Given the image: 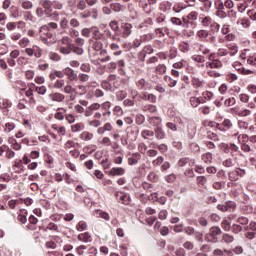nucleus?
<instances>
[{
  "instance_id": "1",
  "label": "nucleus",
  "mask_w": 256,
  "mask_h": 256,
  "mask_svg": "<svg viewBox=\"0 0 256 256\" xmlns=\"http://www.w3.org/2000/svg\"><path fill=\"white\" fill-rule=\"evenodd\" d=\"M221 67H223V62L215 58V53H211L208 56V61L205 63L207 75L209 77H213L214 79L221 77V73L216 71L217 69H221Z\"/></svg>"
},
{
  "instance_id": "2",
  "label": "nucleus",
  "mask_w": 256,
  "mask_h": 256,
  "mask_svg": "<svg viewBox=\"0 0 256 256\" xmlns=\"http://www.w3.org/2000/svg\"><path fill=\"white\" fill-rule=\"evenodd\" d=\"M18 45L22 49H25L24 53H26L28 57H35V59H39L43 55V50L41 49V47L37 45L29 47L31 45V40H29V38L27 37L20 39Z\"/></svg>"
},
{
  "instance_id": "3",
  "label": "nucleus",
  "mask_w": 256,
  "mask_h": 256,
  "mask_svg": "<svg viewBox=\"0 0 256 256\" xmlns=\"http://www.w3.org/2000/svg\"><path fill=\"white\" fill-rule=\"evenodd\" d=\"M54 89H60V91H63V93H66V95H73L75 93V88L68 83L65 85V79H57L53 83Z\"/></svg>"
},
{
  "instance_id": "4",
  "label": "nucleus",
  "mask_w": 256,
  "mask_h": 256,
  "mask_svg": "<svg viewBox=\"0 0 256 256\" xmlns=\"http://www.w3.org/2000/svg\"><path fill=\"white\" fill-rule=\"evenodd\" d=\"M218 235H221V228L212 227L210 228L209 233L206 234L205 239L206 241H210V243H217Z\"/></svg>"
},
{
  "instance_id": "5",
  "label": "nucleus",
  "mask_w": 256,
  "mask_h": 256,
  "mask_svg": "<svg viewBox=\"0 0 256 256\" xmlns=\"http://www.w3.org/2000/svg\"><path fill=\"white\" fill-rule=\"evenodd\" d=\"M115 196L118 203H122V205H129L131 202V196L125 192H116Z\"/></svg>"
},
{
  "instance_id": "6",
  "label": "nucleus",
  "mask_w": 256,
  "mask_h": 256,
  "mask_svg": "<svg viewBox=\"0 0 256 256\" xmlns=\"http://www.w3.org/2000/svg\"><path fill=\"white\" fill-rule=\"evenodd\" d=\"M109 177H121L125 175V168L123 167H113L108 172Z\"/></svg>"
},
{
  "instance_id": "7",
  "label": "nucleus",
  "mask_w": 256,
  "mask_h": 256,
  "mask_svg": "<svg viewBox=\"0 0 256 256\" xmlns=\"http://www.w3.org/2000/svg\"><path fill=\"white\" fill-rule=\"evenodd\" d=\"M101 109V104L92 103L85 109V117H91L95 111H99Z\"/></svg>"
},
{
  "instance_id": "8",
  "label": "nucleus",
  "mask_w": 256,
  "mask_h": 256,
  "mask_svg": "<svg viewBox=\"0 0 256 256\" xmlns=\"http://www.w3.org/2000/svg\"><path fill=\"white\" fill-rule=\"evenodd\" d=\"M133 29V25L129 23H124L121 25V35L124 39H127L129 35H131Z\"/></svg>"
},
{
  "instance_id": "9",
  "label": "nucleus",
  "mask_w": 256,
  "mask_h": 256,
  "mask_svg": "<svg viewBox=\"0 0 256 256\" xmlns=\"http://www.w3.org/2000/svg\"><path fill=\"white\" fill-rule=\"evenodd\" d=\"M64 75H66L69 81H77V73L70 67L64 68Z\"/></svg>"
},
{
  "instance_id": "10",
  "label": "nucleus",
  "mask_w": 256,
  "mask_h": 256,
  "mask_svg": "<svg viewBox=\"0 0 256 256\" xmlns=\"http://www.w3.org/2000/svg\"><path fill=\"white\" fill-rule=\"evenodd\" d=\"M48 97L51 101H56V103H63L65 101V95L59 92L51 93Z\"/></svg>"
},
{
  "instance_id": "11",
  "label": "nucleus",
  "mask_w": 256,
  "mask_h": 256,
  "mask_svg": "<svg viewBox=\"0 0 256 256\" xmlns=\"http://www.w3.org/2000/svg\"><path fill=\"white\" fill-rule=\"evenodd\" d=\"M154 135L158 141H161L167 137V134H165V130H163V127L158 126L154 129Z\"/></svg>"
},
{
  "instance_id": "12",
  "label": "nucleus",
  "mask_w": 256,
  "mask_h": 256,
  "mask_svg": "<svg viewBox=\"0 0 256 256\" xmlns=\"http://www.w3.org/2000/svg\"><path fill=\"white\" fill-rule=\"evenodd\" d=\"M148 123L152 125V127H161V123H163V120L159 116H152L148 119Z\"/></svg>"
},
{
  "instance_id": "13",
  "label": "nucleus",
  "mask_w": 256,
  "mask_h": 256,
  "mask_svg": "<svg viewBox=\"0 0 256 256\" xmlns=\"http://www.w3.org/2000/svg\"><path fill=\"white\" fill-rule=\"evenodd\" d=\"M141 161V154L139 153H133L131 156L128 158V165H137Z\"/></svg>"
},
{
  "instance_id": "14",
  "label": "nucleus",
  "mask_w": 256,
  "mask_h": 256,
  "mask_svg": "<svg viewBox=\"0 0 256 256\" xmlns=\"http://www.w3.org/2000/svg\"><path fill=\"white\" fill-rule=\"evenodd\" d=\"M90 46L94 51H101L103 49V42L100 40L90 39Z\"/></svg>"
},
{
  "instance_id": "15",
  "label": "nucleus",
  "mask_w": 256,
  "mask_h": 256,
  "mask_svg": "<svg viewBox=\"0 0 256 256\" xmlns=\"http://www.w3.org/2000/svg\"><path fill=\"white\" fill-rule=\"evenodd\" d=\"M65 113H67V109L58 108L57 112L54 114V118L57 119V121H63V119H65Z\"/></svg>"
},
{
  "instance_id": "16",
  "label": "nucleus",
  "mask_w": 256,
  "mask_h": 256,
  "mask_svg": "<svg viewBox=\"0 0 256 256\" xmlns=\"http://www.w3.org/2000/svg\"><path fill=\"white\" fill-rule=\"evenodd\" d=\"M235 115L238 117H249V115H251V110L247 108H241L235 111Z\"/></svg>"
},
{
  "instance_id": "17",
  "label": "nucleus",
  "mask_w": 256,
  "mask_h": 256,
  "mask_svg": "<svg viewBox=\"0 0 256 256\" xmlns=\"http://www.w3.org/2000/svg\"><path fill=\"white\" fill-rule=\"evenodd\" d=\"M192 61L198 63V67H205V57L201 55L192 56Z\"/></svg>"
},
{
  "instance_id": "18",
  "label": "nucleus",
  "mask_w": 256,
  "mask_h": 256,
  "mask_svg": "<svg viewBox=\"0 0 256 256\" xmlns=\"http://www.w3.org/2000/svg\"><path fill=\"white\" fill-rule=\"evenodd\" d=\"M78 240L83 241V243H91V234L89 232H85L78 235Z\"/></svg>"
},
{
  "instance_id": "19",
  "label": "nucleus",
  "mask_w": 256,
  "mask_h": 256,
  "mask_svg": "<svg viewBox=\"0 0 256 256\" xmlns=\"http://www.w3.org/2000/svg\"><path fill=\"white\" fill-rule=\"evenodd\" d=\"M49 28L50 29H57V23L50 22V23H48V25L41 26L40 29H39V33H43V31H49Z\"/></svg>"
},
{
  "instance_id": "20",
  "label": "nucleus",
  "mask_w": 256,
  "mask_h": 256,
  "mask_svg": "<svg viewBox=\"0 0 256 256\" xmlns=\"http://www.w3.org/2000/svg\"><path fill=\"white\" fill-rule=\"evenodd\" d=\"M23 19H24V21H29L30 23H35V16H33V13H31V11L23 12Z\"/></svg>"
},
{
  "instance_id": "21",
  "label": "nucleus",
  "mask_w": 256,
  "mask_h": 256,
  "mask_svg": "<svg viewBox=\"0 0 256 256\" xmlns=\"http://www.w3.org/2000/svg\"><path fill=\"white\" fill-rule=\"evenodd\" d=\"M221 227H222V229H224L225 231H231V219H229V218H224V219L222 220Z\"/></svg>"
},
{
  "instance_id": "22",
  "label": "nucleus",
  "mask_w": 256,
  "mask_h": 256,
  "mask_svg": "<svg viewBox=\"0 0 256 256\" xmlns=\"http://www.w3.org/2000/svg\"><path fill=\"white\" fill-rule=\"evenodd\" d=\"M203 104V100L201 97H191L190 98V105L192 107H199V105Z\"/></svg>"
},
{
  "instance_id": "23",
  "label": "nucleus",
  "mask_w": 256,
  "mask_h": 256,
  "mask_svg": "<svg viewBox=\"0 0 256 256\" xmlns=\"http://www.w3.org/2000/svg\"><path fill=\"white\" fill-rule=\"evenodd\" d=\"M155 71L157 75H165L167 73V66L165 64H159L156 66Z\"/></svg>"
},
{
  "instance_id": "24",
  "label": "nucleus",
  "mask_w": 256,
  "mask_h": 256,
  "mask_svg": "<svg viewBox=\"0 0 256 256\" xmlns=\"http://www.w3.org/2000/svg\"><path fill=\"white\" fill-rule=\"evenodd\" d=\"M85 129V125L83 123H76L71 126L72 133H79V131H83Z\"/></svg>"
},
{
  "instance_id": "25",
  "label": "nucleus",
  "mask_w": 256,
  "mask_h": 256,
  "mask_svg": "<svg viewBox=\"0 0 256 256\" xmlns=\"http://www.w3.org/2000/svg\"><path fill=\"white\" fill-rule=\"evenodd\" d=\"M203 100V103H207V101H211L213 99V92L205 91L202 93V97H200Z\"/></svg>"
},
{
  "instance_id": "26",
  "label": "nucleus",
  "mask_w": 256,
  "mask_h": 256,
  "mask_svg": "<svg viewBox=\"0 0 256 256\" xmlns=\"http://www.w3.org/2000/svg\"><path fill=\"white\" fill-rule=\"evenodd\" d=\"M109 27L112 29V31H114L115 35H121V33L119 32V24L117 23V21H111L109 23Z\"/></svg>"
},
{
  "instance_id": "27",
  "label": "nucleus",
  "mask_w": 256,
  "mask_h": 256,
  "mask_svg": "<svg viewBox=\"0 0 256 256\" xmlns=\"http://www.w3.org/2000/svg\"><path fill=\"white\" fill-rule=\"evenodd\" d=\"M80 139H82V141H91V139H93V134L91 132L84 131L80 134Z\"/></svg>"
},
{
  "instance_id": "28",
  "label": "nucleus",
  "mask_w": 256,
  "mask_h": 256,
  "mask_svg": "<svg viewBox=\"0 0 256 256\" xmlns=\"http://www.w3.org/2000/svg\"><path fill=\"white\" fill-rule=\"evenodd\" d=\"M228 53L231 57H235V54L239 52V48L235 44L228 45Z\"/></svg>"
},
{
  "instance_id": "29",
  "label": "nucleus",
  "mask_w": 256,
  "mask_h": 256,
  "mask_svg": "<svg viewBox=\"0 0 256 256\" xmlns=\"http://www.w3.org/2000/svg\"><path fill=\"white\" fill-rule=\"evenodd\" d=\"M93 37L91 39L101 40L103 38V33H101L98 28H92Z\"/></svg>"
},
{
  "instance_id": "30",
  "label": "nucleus",
  "mask_w": 256,
  "mask_h": 256,
  "mask_svg": "<svg viewBox=\"0 0 256 256\" xmlns=\"http://www.w3.org/2000/svg\"><path fill=\"white\" fill-rule=\"evenodd\" d=\"M222 241L227 244L233 243V241H235V237H233L231 234L224 233L222 235Z\"/></svg>"
},
{
  "instance_id": "31",
  "label": "nucleus",
  "mask_w": 256,
  "mask_h": 256,
  "mask_svg": "<svg viewBox=\"0 0 256 256\" xmlns=\"http://www.w3.org/2000/svg\"><path fill=\"white\" fill-rule=\"evenodd\" d=\"M191 83L195 89H199V87H203V81L197 77H192Z\"/></svg>"
},
{
  "instance_id": "32",
  "label": "nucleus",
  "mask_w": 256,
  "mask_h": 256,
  "mask_svg": "<svg viewBox=\"0 0 256 256\" xmlns=\"http://www.w3.org/2000/svg\"><path fill=\"white\" fill-rule=\"evenodd\" d=\"M110 48H111V51H115V52L113 53V55H115L116 57L119 56V55H121V53H123V51L119 50V49H120L119 44L112 43V44L110 45Z\"/></svg>"
},
{
  "instance_id": "33",
  "label": "nucleus",
  "mask_w": 256,
  "mask_h": 256,
  "mask_svg": "<svg viewBox=\"0 0 256 256\" xmlns=\"http://www.w3.org/2000/svg\"><path fill=\"white\" fill-rule=\"evenodd\" d=\"M141 137L143 139H149V137H155V132L152 130H143L141 132Z\"/></svg>"
},
{
  "instance_id": "34",
  "label": "nucleus",
  "mask_w": 256,
  "mask_h": 256,
  "mask_svg": "<svg viewBox=\"0 0 256 256\" xmlns=\"http://www.w3.org/2000/svg\"><path fill=\"white\" fill-rule=\"evenodd\" d=\"M72 51L76 55H83V53H85V50H83V46H76L75 44H72Z\"/></svg>"
},
{
  "instance_id": "35",
  "label": "nucleus",
  "mask_w": 256,
  "mask_h": 256,
  "mask_svg": "<svg viewBox=\"0 0 256 256\" xmlns=\"http://www.w3.org/2000/svg\"><path fill=\"white\" fill-rule=\"evenodd\" d=\"M59 51L62 53V55H70L72 46H60Z\"/></svg>"
},
{
  "instance_id": "36",
  "label": "nucleus",
  "mask_w": 256,
  "mask_h": 256,
  "mask_svg": "<svg viewBox=\"0 0 256 256\" xmlns=\"http://www.w3.org/2000/svg\"><path fill=\"white\" fill-rule=\"evenodd\" d=\"M60 43L63 47L73 46V43H71V38H69V36L63 37L60 40Z\"/></svg>"
},
{
  "instance_id": "37",
  "label": "nucleus",
  "mask_w": 256,
  "mask_h": 256,
  "mask_svg": "<svg viewBox=\"0 0 256 256\" xmlns=\"http://www.w3.org/2000/svg\"><path fill=\"white\" fill-rule=\"evenodd\" d=\"M76 229L77 231H80V232L87 231V222L83 220L78 222V224L76 225Z\"/></svg>"
},
{
  "instance_id": "38",
  "label": "nucleus",
  "mask_w": 256,
  "mask_h": 256,
  "mask_svg": "<svg viewBox=\"0 0 256 256\" xmlns=\"http://www.w3.org/2000/svg\"><path fill=\"white\" fill-rule=\"evenodd\" d=\"M197 36L202 41H205L207 39V37H209V31H207V30H200V31L197 32Z\"/></svg>"
},
{
  "instance_id": "39",
  "label": "nucleus",
  "mask_w": 256,
  "mask_h": 256,
  "mask_svg": "<svg viewBox=\"0 0 256 256\" xmlns=\"http://www.w3.org/2000/svg\"><path fill=\"white\" fill-rule=\"evenodd\" d=\"M202 161H204V163H211L213 161V154L210 152L203 154Z\"/></svg>"
},
{
  "instance_id": "40",
  "label": "nucleus",
  "mask_w": 256,
  "mask_h": 256,
  "mask_svg": "<svg viewBox=\"0 0 256 256\" xmlns=\"http://www.w3.org/2000/svg\"><path fill=\"white\" fill-rule=\"evenodd\" d=\"M230 229L235 235H238V233H241V231H243V227L239 224H233Z\"/></svg>"
},
{
  "instance_id": "41",
  "label": "nucleus",
  "mask_w": 256,
  "mask_h": 256,
  "mask_svg": "<svg viewBox=\"0 0 256 256\" xmlns=\"http://www.w3.org/2000/svg\"><path fill=\"white\" fill-rule=\"evenodd\" d=\"M164 80L170 87H175L177 85V80L171 78V76H165Z\"/></svg>"
},
{
  "instance_id": "42",
  "label": "nucleus",
  "mask_w": 256,
  "mask_h": 256,
  "mask_svg": "<svg viewBox=\"0 0 256 256\" xmlns=\"http://www.w3.org/2000/svg\"><path fill=\"white\" fill-rule=\"evenodd\" d=\"M227 17H229L230 21L235 22L237 20V11L229 10L227 12Z\"/></svg>"
},
{
  "instance_id": "43",
  "label": "nucleus",
  "mask_w": 256,
  "mask_h": 256,
  "mask_svg": "<svg viewBox=\"0 0 256 256\" xmlns=\"http://www.w3.org/2000/svg\"><path fill=\"white\" fill-rule=\"evenodd\" d=\"M69 25L73 29H77V27H80L81 23L79 22V20H77V18H71L69 21Z\"/></svg>"
},
{
  "instance_id": "44",
  "label": "nucleus",
  "mask_w": 256,
  "mask_h": 256,
  "mask_svg": "<svg viewBox=\"0 0 256 256\" xmlns=\"http://www.w3.org/2000/svg\"><path fill=\"white\" fill-rule=\"evenodd\" d=\"M77 9L79 11H85V9H87V2L85 0H79L77 4Z\"/></svg>"
},
{
  "instance_id": "45",
  "label": "nucleus",
  "mask_w": 256,
  "mask_h": 256,
  "mask_svg": "<svg viewBox=\"0 0 256 256\" xmlns=\"http://www.w3.org/2000/svg\"><path fill=\"white\" fill-rule=\"evenodd\" d=\"M35 91H36V93H38V95H45L47 93V87H45V86H36Z\"/></svg>"
},
{
  "instance_id": "46",
  "label": "nucleus",
  "mask_w": 256,
  "mask_h": 256,
  "mask_svg": "<svg viewBox=\"0 0 256 256\" xmlns=\"http://www.w3.org/2000/svg\"><path fill=\"white\" fill-rule=\"evenodd\" d=\"M235 103H236V100H235L234 97L227 98V99L224 101L225 107H233V105H235Z\"/></svg>"
},
{
  "instance_id": "47",
  "label": "nucleus",
  "mask_w": 256,
  "mask_h": 256,
  "mask_svg": "<svg viewBox=\"0 0 256 256\" xmlns=\"http://www.w3.org/2000/svg\"><path fill=\"white\" fill-rule=\"evenodd\" d=\"M13 129H15V123L13 122H7L5 124V129L4 131H6V133H11V131H13Z\"/></svg>"
},
{
  "instance_id": "48",
  "label": "nucleus",
  "mask_w": 256,
  "mask_h": 256,
  "mask_svg": "<svg viewBox=\"0 0 256 256\" xmlns=\"http://www.w3.org/2000/svg\"><path fill=\"white\" fill-rule=\"evenodd\" d=\"M216 55L217 57H225V55H229V50L225 48H219Z\"/></svg>"
},
{
  "instance_id": "49",
  "label": "nucleus",
  "mask_w": 256,
  "mask_h": 256,
  "mask_svg": "<svg viewBox=\"0 0 256 256\" xmlns=\"http://www.w3.org/2000/svg\"><path fill=\"white\" fill-rule=\"evenodd\" d=\"M240 24L243 27V29H248V27H251V21L247 18L241 19Z\"/></svg>"
},
{
  "instance_id": "50",
  "label": "nucleus",
  "mask_w": 256,
  "mask_h": 256,
  "mask_svg": "<svg viewBox=\"0 0 256 256\" xmlns=\"http://www.w3.org/2000/svg\"><path fill=\"white\" fill-rule=\"evenodd\" d=\"M179 49L182 51V53H187L190 49L189 43L182 42L179 46Z\"/></svg>"
},
{
  "instance_id": "51",
  "label": "nucleus",
  "mask_w": 256,
  "mask_h": 256,
  "mask_svg": "<svg viewBox=\"0 0 256 256\" xmlns=\"http://www.w3.org/2000/svg\"><path fill=\"white\" fill-rule=\"evenodd\" d=\"M135 122L137 123V125H143L145 123V116L142 114H137Z\"/></svg>"
},
{
  "instance_id": "52",
  "label": "nucleus",
  "mask_w": 256,
  "mask_h": 256,
  "mask_svg": "<svg viewBox=\"0 0 256 256\" xmlns=\"http://www.w3.org/2000/svg\"><path fill=\"white\" fill-rule=\"evenodd\" d=\"M237 79H239V77L237 76V74L234 73H230L226 76V81H228L229 83H233V81H237Z\"/></svg>"
},
{
  "instance_id": "53",
  "label": "nucleus",
  "mask_w": 256,
  "mask_h": 256,
  "mask_svg": "<svg viewBox=\"0 0 256 256\" xmlns=\"http://www.w3.org/2000/svg\"><path fill=\"white\" fill-rule=\"evenodd\" d=\"M144 111H149V113H156L157 112V106L155 105H146L144 106Z\"/></svg>"
},
{
  "instance_id": "54",
  "label": "nucleus",
  "mask_w": 256,
  "mask_h": 256,
  "mask_svg": "<svg viewBox=\"0 0 256 256\" xmlns=\"http://www.w3.org/2000/svg\"><path fill=\"white\" fill-rule=\"evenodd\" d=\"M155 33H157V35H160V37H165V33H169V29H167V28H157L155 30Z\"/></svg>"
},
{
  "instance_id": "55",
  "label": "nucleus",
  "mask_w": 256,
  "mask_h": 256,
  "mask_svg": "<svg viewBox=\"0 0 256 256\" xmlns=\"http://www.w3.org/2000/svg\"><path fill=\"white\" fill-rule=\"evenodd\" d=\"M213 23V19H211V17L206 16L203 20H202V25L204 27H209V25L211 26V24Z\"/></svg>"
},
{
  "instance_id": "56",
  "label": "nucleus",
  "mask_w": 256,
  "mask_h": 256,
  "mask_svg": "<svg viewBox=\"0 0 256 256\" xmlns=\"http://www.w3.org/2000/svg\"><path fill=\"white\" fill-rule=\"evenodd\" d=\"M22 7L26 10L33 9V2L25 0L22 2Z\"/></svg>"
},
{
  "instance_id": "57",
  "label": "nucleus",
  "mask_w": 256,
  "mask_h": 256,
  "mask_svg": "<svg viewBox=\"0 0 256 256\" xmlns=\"http://www.w3.org/2000/svg\"><path fill=\"white\" fill-rule=\"evenodd\" d=\"M111 9L116 13H119V11H123V6L119 3H114L111 5Z\"/></svg>"
},
{
  "instance_id": "58",
  "label": "nucleus",
  "mask_w": 256,
  "mask_h": 256,
  "mask_svg": "<svg viewBox=\"0 0 256 256\" xmlns=\"http://www.w3.org/2000/svg\"><path fill=\"white\" fill-rule=\"evenodd\" d=\"M116 97L118 99V101H123V99H125V97H127V92L126 91H118L116 94Z\"/></svg>"
},
{
  "instance_id": "59",
  "label": "nucleus",
  "mask_w": 256,
  "mask_h": 256,
  "mask_svg": "<svg viewBox=\"0 0 256 256\" xmlns=\"http://www.w3.org/2000/svg\"><path fill=\"white\" fill-rule=\"evenodd\" d=\"M98 216L101 219H104L105 221H109V219H111V217L109 216V213L103 212V211H98Z\"/></svg>"
},
{
  "instance_id": "60",
  "label": "nucleus",
  "mask_w": 256,
  "mask_h": 256,
  "mask_svg": "<svg viewBox=\"0 0 256 256\" xmlns=\"http://www.w3.org/2000/svg\"><path fill=\"white\" fill-rule=\"evenodd\" d=\"M60 27L62 29H69V21L67 20V18H62L60 20Z\"/></svg>"
},
{
  "instance_id": "61",
  "label": "nucleus",
  "mask_w": 256,
  "mask_h": 256,
  "mask_svg": "<svg viewBox=\"0 0 256 256\" xmlns=\"http://www.w3.org/2000/svg\"><path fill=\"white\" fill-rule=\"evenodd\" d=\"M246 64L254 66L256 65V57L255 56H248L246 59Z\"/></svg>"
},
{
  "instance_id": "62",
  "label": "nucleus",
  "mask_w": 256,
  "mask_h": 256,
  "mask_svg": "<svg viewBox=\"0 0 256 256\" xmlns=\"http://www.w3.org/2000/svg\"><path fill=\"white\" fill-rule=\"evenodd\" d=\"M238 127L239 129H249V123L244 120H239Z\"/></svg>"
},
{
  "instance_id": "63",
  "label": "nucleus",
  "mask_w": 256,
  "mask_h": 256,
  "mask_svg": "<svg viewBox=\"0 0 256 256\" xmlns=\"http://www.w3.org/2000/svg\"><path fill=\"white\" fill-rule=\"evenodd\" d=\"M113 113L114 115L121 117V115H123V109L120 106H115L113 109Z\"/></svg>"
},
{
  "instance_id": "64",
  "label": "nucleus",
  "mask_w": 256,
  "mask_h": 256,
  "mask_svg": "<svg viewBox=\"0 0 256 256\" xmlns=\"http://www.w3.org/2000/svg\"><path fill=\"white\" fill-rule=\"evenodd\" d=\"M74 111L80 114L84 113V116H85V108L79 104L74 106Z\"/></svg>"
}]
</instances>
